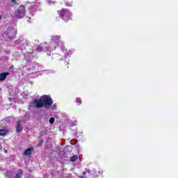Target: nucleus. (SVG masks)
<instances>
[{"instance_id":"f257e3e1","label":"nucleus","mask_w":178,"mask_h":178,"mask_svg":"<svg viewBox=\"0 0 178 178\" xmlns=\"http://www.w3.org/2000/svg\"><path fill=\"white\" fill-rule=\"evenodd\" d=\"M52 42L49 44L44 42L42 43L38 48V52H51V51H55L58 47H62L63 45V41L60 40V36L54 35L51 37Z\"/></svg>"},{"instance_id":"f03ea898","label":"nucleus","mask_w":178,"mask_h":178,"mask_svg":"<svg viewBox=\"0 0 178 178\" xmlns=\"http://www.w3.org/2000/svg\"><path fill=\"white\" fill-rule=\"evenodd\" d=\"M32 104L35 108H51L54 102L51 97L43 95L41 96L40 99H35Z\"/></svg>"},{"instance_id":"7ed1b4c3","label":"nucleus","mask_w":178,"mask_h":178,"mask_svg":"<svg viewBox=\"0 0 178 178\" xmlns=\"http://www.w3.org/2000/svg\"><path fill=\"white\" fill-rule=\"evenodd\" d=\"M60 17H62L64 22H67L72 19V13L69 10H66L65 8L62 9L60 13H58Z\"/></svg>"},{"instance_id":"20e7f679","label":"nucleus","mask_w":178,"mask_h":178,"mask_svg":"<svg viewBox=\"0 0 178 178\" xmlns=\"http://www.w3.org/2000/svg\"><path fill=\"white\" fill-rule=\"evenodd\" d=\"M26 15V7L23 5L20 6L15 12V16L19 19H22V17H24Z\"/></svg>"},{"instance_id":"39448f33","label":"nucleus","mask_w":178,"mask_h":178,"mask_svg":"<svg viewBox=\"0 0 178 178\" xmlns=\"http://www.w3.org/2000/svg\"><path fill=\"white\" fill-rule=\"evenodd\" d=\"M16 29L10 27L4 33V37H8V38H15L17 33Z\"/></svg>"},{"instance_id":"423d86ee","label":"nucleus","mask_w":178,"mask_h":178,"mask_svg":"<svg viewBox=\"0 0 178 178\" xmlns=\"http://www.w3.org/2000/svg\"><path fill=\"white\" fill-rule=\"evenodd\" d=\"M33 150H34V148L33 147L27 149L24 152V155H25V156H29V155H31Z\"/></svg>"},{"instance_id":"0eeeda50","label":"nucleus","mask_w":178,"mask_h":178,"mask_svg":"<svg viewBox=\"0 0 178 178\" xmlns=\"http://www.w3.org/2000/svg\"><path fill=\"white\" fill-rule=\"evenodd\" d=\"M7 76H9V72H3L0 74V81H3Z\"/></svg>"},{"instance_id":"6e6552de","label":"nucleus","mask_w":178,"mask_h":178,"mask_svg":"<svg viewBox=\"0 0 178 178\" xmlns=\"http://www.w3.org/2000/svg\"><path fill=\"white\" fill-rule=\"evenodd\" d=\"M22 175L23 172L22 171H18L17 173H15L13 178H22Z\"/></svg>"},{"instance_id":"1a4fd4ad","label":"nucleus","mask_w":178,"mask_h":178,"mask_svg":"<svg viewBox=\"0 0 178 178\" xmlns=\"http://www.w3.org/2000/svg\"><path fill=\"white\" fill-rule=\"evenodd\" d=\"M31 56H32L31 53H29L28 54H25L24 55L25 60H27V61L30 60V59L31 58Z\"/></svg>"},{"instance_id":"9d476101","label":"nucleus","mask_w":178,"mask_h":178,"mask_svg":"<svg viewBox=\"0 0 178 178\" xmlns=\"http://www.w3.org/2000/svg\"><path fill=\"white\" fill-rule=\"evenodd\" d=\"M78 159L79 156H77V155H74L72 157H70V161L71 162H76V161H77Z\"/></svg>"},{"instance_id":"9b49d317","label":"nucleus","mask_w":178,"mask_h":178,"mask_svg":"<svg viewBox=\"0 0 178 178\" xmlns=\"http://www.w3.org/2000/svg\"><path fill=\"white\" fill-rule=\"evenodd\" d=\"M22 130V127H20V121H18L17 122V131L20 132Z\"/></svg>"},{"instance_id":"f8f14e48","label":"nucleus","mask_w":178,"mask_h":178,"mask_svg":"<svg viewBox=\"0 0 178 178\" xmlns=\"http://www.w3.org/2000/svg\"><path fill=\"white\" fill-rule=\"evenodd\" d=\"M10 5L12 6H16L17 5V0H10Z\"/></svg>"},{"instance_id":"ddd939ff","label":"nucleus","mask_w":178,"mask_h":178,"mask_svg":"<svg viewBox=\"0 0 178 178\" xmlns=\"http://www.w3.org/2000/svg\"><path fill=\"white\" fill-rule=\"evenodd\" d=\"M7 132L5 129H0V136H6Z\"/></svg>"},{"instance_id":"4468645a","label":"nucleus","mask_w":178,"mask_h":178,"mask_svg":"<svg viewBox=\"0 0 178 178\" xmlns=\"http://www.w3.org/2000/svg\"><path fill=\"white\" fill-rule=\"evenodd\" d=\"M65 4L66 5V6H72V5H73V3H72V1H65Z\"/></svg>"},{"instance_id":"2eb2a0df","label":"nucleus","mask_w":178,"mask_h":178,"mask_svg":"<svg viewBox=\"0 0 178 178\" xmlns=\"http://www.w3.org/2000/svg\"><path fill=\"white\" fill-rule=\"evenodd\" d=\"M49 123H50V124H54V123L55 122V118H51L50 119H49Z\"/></svg>"},{"instance_id":"dca6fc26","label":"nucleus","mask_w":178,"mask_h":178,"mask_svg":"<svg viewBox=\"0 0 178 178\" xmlns=\"http://www.w3.org/2000/svg\"><path fill=\"white\" fill-rule=\"evenodd\" d=\"M29 12H31V15H34V13L35 12V9L29 8Z\"/></svg>"},{"instance_id":"f3484780","label":"nucleus","mask_w":178,"mask_h":178,"mask_svg":"<svg viewBox=\"0 0 178 178\" xmlns=\"http://www.w3.org/2000/svg\"><path fill=\"white\" fill-rule=\"evenodd\" d=\"M72 54H73V51H72V50H69L67 54L65 57L67 58V56H69V55H72Z\"/></svg>"},{"instance_id":"a211bd4d","label":"nucleus","mask_w":178,"mask_h":178,"mask_svg":"<svg viewBox=\"0 0 178 178\" xmlns=\"http://www.w3.org/2000/svg\"><path fill=\"white\" fill-rule=\"evenodd\" d=\"M76 104H81V99L76 98Z\"/></svg>"},{"instance_id":"6ab92c4d","label":"nucleus","mask_w":178,"mask_h":178,"mask_svg":"<svg viewBox=\"0 0 178 178\" xmlns=\"http://www.w3.org/2000/svg\"><path fill=\"white\" fill-rule=\"evenodd\" d=\"M47 3H49V5H51V3H54V1L52 0H47Z\"/></svg>"},{"instance_id":"aec40b11","label":"nucleus","mask_w":178,"mask_h":178,"mask_svg":"<svg viewBox=\"0 0 178 178\" xmlns=\"http://www.w3.org/2000/svg\"><path fill=\"white\" fill-rule=\"evenodd\" d=\"M0 20H2V16L0 15Z\"/></svg>"},{"instance_id":"412c9836","label":"nucleus","mask_w":178,"mask_h":178,"mask_svg":"<svg viewBox=\"0 0 178 178\" xmlns=\"http://www.w3.org/2000/svg\"><path fill=\"white\" fill-rule=\"evenodd\" d=\"M67 65L69 64V59L67 60Z\"/></svg>"},{"instance_id":"4be33fe9","label":"nucleus","mask_w":178,"mask_h":178,"mask_svg":"<svg viewBox=\"0 0 178 178\" xmlns=\"http://www.w3.org/2000/svg\"><path fill=\"white\" fill-rule=\"evenodd\" d=\"M2 149V147L0 146V150Z\"/></svg>"},{"instance_id":"5701e85b","label":"nucleus","mask_w":178,"mask_h":178,"mask_svg":"<svg viewBox=\"0 0 178 178\" xmlns=\"http://www.w3.org/2000/svg\"><path fill=\"white\" fill-rule=\"evenodd\" d=\"M83 175H86V172H83Z\"/></svg>"},{"instance_id":"b1692460","label":"nucleus","mask_w":178,"mask_h":178,"mask_svg":"<svg viewBox=\"0 0 178 178\" xmlns=\"http://www.w3.org/2000/svg\"><path fill=\"white\" fill-rule=\"evenodd\" d=\"M36 1H38V0H36Z\"/></svg>"}]
</instances>
